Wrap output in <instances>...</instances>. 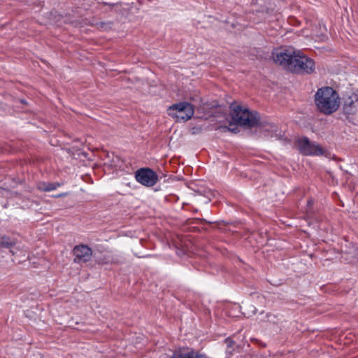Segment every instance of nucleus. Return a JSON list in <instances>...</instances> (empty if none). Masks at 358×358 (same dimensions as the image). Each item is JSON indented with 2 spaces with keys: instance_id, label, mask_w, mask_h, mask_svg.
I'll return each mask as SVG.
<instances>
[{
  "instance_id": "12",
  "label": "nucleus",
  "mask_w": 358,
  "mask_h": 358,
  "mask_svg": "<svg viewBox=\"0 0 358 358\" xmlns=\"http://www.w3.org/2000/svg\"><path fill=\"white\" fill-rule=\"evenodd\" d=\"M224 342L228 348H231L234 344V342L229 338H226Z\"/></svg>"
},
{
  "instance_id": "2",
  "label": "nucleus",
  "mask_w": 358,
  "mask_h": 358,
  "mask_svg": "<svg viewBox=\"0 0 358 358\" xmlns=\"http://www.w3.org/2000/svg\"><path fill=\"white\" fill-rule=\"evenodd\" d=\"M315 103L321 113L325 115H331L338 109L340 97L332 87H323L316 92Z\"/></svg>"
},
{
  "instance_id": "7",
  "label": "nucleus",
  "mask_w": 358,
  "mask_h": 358,
  "mask_svg": "<svg viewBox=\"0 0 358 358\" xmlns=\"http://www.w3.org/2000/svg\"><path fill=\"white\" fill-rule=\"evenodd\" d=\"M73 253L75 256L74 262L76 263L87 262L92 255V249L86 245H76L73 250Z\"/></svg>"
},
{
  "instance_id": "10",
  "label": "nucleus",
  "mask_w": 358,
  "mask_h": 358,
  "mask_svg": "<svg viewBox=\"0 0 358 358\" xmlns=\"http://www.w3.org/2000/svg\"><path fill=\"white\" fill-rule=\"evenodd\" d=\"M59 185V183L40 182L38 184V188L43 192H50L56 189Z\"/></svg>"
},
{
  "instance_id": "15",
  "label": "nucleus",
  "mask_w": 358,
  "mask_h": 358,
  "mask_svg": "<svg viewBox=\"0 0 358 358\" xmlns=\"http://www.w3.org/2000/svg\"><path fill=\"white\" fill-rule=\"evenodd\" d=\"M271 137H273V136H276V137H278V135L277 134H275V135H274V134H271Z\"/></svg>"
},
{
  "instance_id": "13",
  "label": "nucleus",
  "mask_w": 358,
  "mask_h": 358,
  "mask_svg": "<svg viewBox=\"0 0 358 358\" xmlns=\"http://www.w3.org/2000/svg\"><path fill=\"white\" fill-rule=\"evenodd\" d=\"M270 128H271V131H275V132L277 131V130L275 129H276V127H274V126H270Z\"/></svg>"
},
{
  "instance_id": "16",
  "label": "nucleus",
  "mask_w": 358,
  "mask_h": 358,
  "mask_svg": "<svg viewBox=\"0 0 358 358\" xmlns=\"http://www.w3.org/2000/svg\"><path fill=\"white\" fill-rule=\"evenodd\" d=\"M357 254H358V249H357Z\"/></svg>"
},
{
  "instance_id": "4",
  "label": "nucleus",
  "mask_w": 358,
  "mask_h": 358,
  "mask_svg": "<svg viewBox=\"0 0 358 358\" xmlns=\"http://www.w3.org/2000/svg\"><path fill=\"white\" fill-rule=\"evenodd\" d=\"M167 113L176 122H185L193 117L194 108L191 103L182 101L170 106L167 109Z\"/></svg>"
},
{
  "instance_id": "1",
  "label": "nucleus",
  "mask_w": 358,
  "mask_h": 358,
  "mask_svg": "<svg viewBox=\"0 0 358 358\" xmlns=\"http://www.w3.org/2000/svg\"><path fill=\"white\" fill-rule=\"evenodd\" d=\"M272 57L276 64L294 73L309 74L315 69L314 61L306 57L299 50H277L272 53Z\"/></svg>"
},
{
  "instance_id": "5",
  "label": "nucleus",
  "mask_w": 358,
  "mask_h": 358,
  "mask_svg": "<svg viewBox=\"0 0 358 358\" xmlns=\"http://www.w3.org/2000/svg\"><path fill=\"white\" fill-rule=\"evenodd\" d=\"M135 178L138 182L144 186L152 187L157 183L158 176L149 168H141L136 171Z\"/></svg>"
},
{
  "instance_id": "6",
  "label": "nucleus",
  "mask_w": 358,
  "mask_h": 358,
  "mask_svg": "<svg viewBox=\"0 0 358 358\" xmlns=\"http://www.w3.org/2000/svg\"><path fill=\"white\" fill-rule=\"evenodd\" d=\"M300 152L305 155H322L323 150L319 145L311 143L308 138L303 137L297 142Z\"/></svg>"
},
{
  "instance_id": "3",
  "label": "nucleus",
  "mask_w": 358,
  "mask_h": 358,
  "mask_svg": "<svg viewBox=\"0 0 358 358\" xmlns=\"http://www.w3.org/2000/svg\"><path fill=\"white\" fill-rule=\"evenodd\" d=\"M234 121L241 126L253 127L258 124L259 117L256 112H251L246 108L232 103L230 106Z\"/></svg>"
},
{
  "instance_id": "8",
  "label": "nucleus",
  "mask_w": 358,
  "mask_h": 358,
  "mask_svg": "<svg viewBox=\"0 0 358 358\" xmlns=\"http://www.w3.org/2000/svg\"><path fill=\"white\" fill-rule=\"evenodd\" d=\"M170 358H208V357L194 350L179 349L174 351Z\"/></svg>"
},
{
  "instance_id": "14",
  "label": "nucleus",
  "mask_w": 358,
  "mask_h": 358,
  "mask_svg": "<svg viewBox=\"0 0 358 358\" xmlns=\"http://www.w3.org/2000/svg\"><path fill=\"white\" fill-rule=\"evenodd\" d=\"M312 203H313V201H308V206H311V205H312Z\"/></svg>"
},
{
  "instance_id": "9",
  "label": "nucleus",
  "mask_w": 358,
  "mask_h": 358,
  "mask_svg": "<svg viewBox=\"0 0 358 358\" xmlns=\"http://www.w3.org/2000/svg\"><path fill=\"white\" fill-rule=\"evenodd\" d=\"M358 107V94L352 93L344 101L343 110L348 114L355 113Z\"/></svg>"
},
{
  "instance_id": "11",
  "label": "nucleus",
  "mask_w": 358,
  "mask_h": 358,
  "mask_svg": "<svg viewBox=\"0 0 358 358\" xmlns=\"http://www.w3.org/2000/svg\"><path fill=\"white\" fill-rule=\"evenodd\" d=\"M16 241L14 239H10L6 236H0V248H9L14 245Z\"/></svg>"
}]
</instances>
